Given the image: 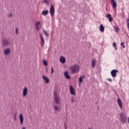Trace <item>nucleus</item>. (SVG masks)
<instances>
[{
	"label": "nucleus",
	"mask_w": 129,
	"mask_h": 129,
	"mask_svg": "<svg viewBox=\"0 0 129 129\" xmlns=\"http://www.w3.org/2000/svg\"><path fill=\"white\" fill-rule=\"evenodd\" d=\"M19 120L20 121L21 124H23L24 123V116H23V114H20L19 115Z\"/></svg>",
	"instance_id": "obj_14"
},
{
	"label": "nucleus",
	"mask_w": 129,
	"mask_h": 129,
	"mask_svg": "<svg viewBox=\"0 0 129 129\" xmlns=\"http://www.w3.org/2000/svg\"><path fill=\"white\" fill-rule=\"evenodd\" d=\"M7 17H8V18H12L13 17V14L10 13L9 14H8Z\"/></svg>",
	"instance_id": "obj_28"
},
{
	"label": "nucleus",
	"mask_w": 129,
	"mask_h": 129,
	"mask_svg": "<svg viewBox=\"0 0 129 129\" xmlns=\"http://www.w3.org/2000/svg\"><path fill=\"white\" fill-rule=\"evenodd\" d=\"M113 46L114 47H116V43L114 42V43H113Z\"/></svg>",
	"instance_id": "obj_32"
},
{
	"label": "nucleus",
	"mask_w": 129,
	"mask_h": 129,
	"mask_svg": "<svg viewBox=\"0 0 129 129\" xmlns=\"http://www.w3.org/2000/svg\"><path fill=\"white\" fill-rule=\"evenodd\" d=\"M15 33H16V35H19V29H18V28H16Z\"/></svg>",
	"instance_id": "obj_25"
},
{
	"label": "nucleus",
	"mask_w": 129,
	"mask_h": 129,
	"mask_svg": "<svg viewBox=\"0 0 129 129\" xmlns=\"http://www.w3.org/2000/svg\"><path fill=\"white\" fill-rule=\"evenodd\" d=\"M64 75L67 79H71V77L69 75L68 72H65L64 73Z\"/></svg>",
	"instance_id": "obj_17"
},
{
	"label": "nucleus",
	"mask_w": 129,
	"mask_h": 129,
	"mask_svg": "<svg viewBox=\"0 0 129 129\" xmlns=\"http://www.w3.org/2000/svg\"><path fill=\"white\" fill-rule=\"evenodd\" d=\"M110 3H111V5H112V6H113L112 7L113 9L116 8L117 5H116V2H115V1L111 0L110 1Z\"/></svg>",
	"instance_id": "obj_16"
},
{
	"label": "nucleus",
	"mask_w": 129,
	"mask_h": 129,
	"mask_svg": "<svg viewBox=\"0 0 129 129\" xmlns=\"http://www.w3.org/2000/svg\"><path fill=\"white\" fill-rule=\"evenodd\" d=\"M22 94L24 97H26L28 95V88L24 87L22 90Z\"/></svg>",
	"instance_id": "obj_8"
},
{
	"label": "nucleus",
	"mask_w": 129,
	"mask_h": 129,
	"mask_svg": "<svg viewBox=\"0 0 129 129\" xmlns=\"http://www.w3.org/2000/svg\"><path fill=\"white\" fill-rule=\"evenodd\" d=\"M17 114H18V113H15L14 116H17Z\"/></svg>",
	"instance_id": "obj_35"
},
{
	"label": "nucleus",
	"mask_w": 129,
	"mask_h": 129,
	"mask_svg": "<svg viewBox=\"0 0 129 129\" xmlns=\"http://www.w3.org/2000/svg\"><path fill=\"white\" fill-rule=\"evenodd\" d=\"M104 27L103 26V25L101 24L100 26V31H101V32H102V33H103L104 32Z\"/></svg>",
	"instance_id": "obj_22"
},
{
	"label": "nucleus",
	"mask_w": 129,
	"mask_h": 129,
	"mask_svg": "<svg viewBox=\"0 0 129 129\" xmlns=\"http://www.w3.org/2000/svg\"><path fill=\"white\" fill-rule=\"evenodd\" d=\"M96 63V60L95 59H93L92 61V67L94 68L95 67V63Z\"/></svg>",
	"instance_id": "obj_20"
},
{
	"label": "nucleus",
	"mask_w": 129,
	"mask_h": 129,
	"mask_svg": "<svg viewBox=\"0 0 129 129\" xmlns=\"http://www.w3.org/2000/svg\"><path fill=\"white\" fill-rule=\"evenodd\" d=\"M126 115L123 114V113H121L120 114V120L121 123H125V122H126Z\"/></svg>",
	"instance_id": "obj_3"
},
{
	"label": "nucleus",
	"mask_w": 129,
	"mask_h": 129,
	"mask_svg": "<svg viewBox=\"0 0 129 129\" xmlns=\"http://www.w3.org/2000/svg\"><path fill=\"white\" fill-rule=\"evenodd\" d=\"M70 93L72 95H75V90H74V88H73V86H70Z\"/></svg>",
	"instance_id": "obj_10"
},
{
	"label": "nucleus",
	"mask_w": 129,
	"mask_h": 129,
	"mask_svg": "<svg viewBox=\"0 0 129 129\" xmlns=\"http://www.w3.org/2000/svg\"><path fill=\"white\" fill-rule=\"evenodd\" d=\"M108 81H110V82H112V80H111V79H108Z\"/></svg>",
	"instance_id": "obj_34"
},
{
	"label": "nucleus",
	"mask_w": 129,
	"mask_h": 129,
	"mask_svg": "<svg viewBox=\"0 0 129 129\" xmlns=\"http://www.w3.org/2000/svg\"><path fill=\"white\" fill-rule=\"evenodd\" d=\"M127 121H128V123L129 124V117L127 118Z\"/></svg>",
	"instance_id": "obj_37"
},
{
	"label": "nucleus",
	"mask_w": 129,
	"mask_h": 129,
	"mask_svg": "<svg viewBox=\"0 0 129 129\" xmlns=\"http://www.w3.org/2000/svg\"><path fill=\"white\" fill-rule=\"evenodd\" d=\"M65 129H67V127H66V125H64Z\"/></svg>",
	"instance_id": "obj_39"
},
{
	"label": "nucleus",
	"mask_w": 129,
	"mask_h": 129,
	"mask_svg": "<svg viewBox=\"0 0 129 129\" xmlns=\"http://www.w3.org/2000/svg\"><path fill=\"white\" fill-rule=\"evenodd\" d=\"M53 98L56 104H60L61 102V99H60V96L58 95V94L56 92H54Z\"/></svg>",
	"instance_id": "obj_2"
},
{
	"label": "nucleus",
	"mask_w": 129,
	"mask_h": 129,
	"mask_svg": "<svg viewBox=\"0 0 129 129\" xmlns=\"http://www.w3.org/2000/svg\"><path fill=\"white\" fill-rule=\"evenodd\" d=\"M89 129H91V128H89Z\"/></svg>",
	"instance_id": "obj_41"
},
{
	"label": "nucleus",
	"mask_w": 129,
	"mask_h": 129,
	"mask_svg": "<svg viewBox=\"0 0 129 129\" xmlns=\"http://www.w3.org/2000/svg\"><path fill=\"white\" fill-rule=\"evenodd\" d=\"M69 70L72 72V74L74 73H79L80 70V67L77 64H74L70 67Z\"/></svg>",
	"instance_id": "obj_1"
},
{
	"label": "nucleus",
	"mask_w": 129,
	"mask_h": 129,
	"mask_svg": "<svg viewBox=\"0 0 129 129\" xmlns=\"http://www.w3.org/2000/svg\"><path fill=\"white\" fill-rule=\"evenodd\" d=\"M59 61L62 64H65V63H66V58L63 56H60L59 57Z\"/></svg>",
	"instance_id": "obj_9"
},
{
	"label": "nucleus",
	"mask_w": 129,
	"mask_h": 129,
	"mask_svg": "<svg viewBox=\"0 0 129 129\" xmlns=\"http://www.w3.org/2000/svg\"><path fill=\"white\" fill-rule=\"evenodd\" d=\"M14 119H15V120H17V116H14Z\"/></svg>",
	"instance_id": "obj_36"
},
{
	"label": "nucleus",
	"mask_w": 129,
	"mask_h": 129,
	"mask_svg": "<svg viewBox=\"0 0 129 129\" xmlns=\"http://www.w3.org/2000/svg\"><path fill=\"white\" fill-rule=\"evenodd\" d=\"M118 72V71L116 70H113L111 72V75L113 77L115 78L116 77V73Z\"/></svg>",
	"instance_id": "obj_11"
},
{
	"label": "nucleus",
	"mask_w": 129,
	"mask_h": 129,
	"mask_svg": "<svg viewBox=\"0 0 129 129\" xmlns=\"http://www.w3.org/2000/svg\"><path fill=\"white\" fill-rule=\"evenodd\" d=\"M117 102L120 108L122 109V102H121V100H120L119 98H118L117 99Z\"/></svg>",
	"instance_id": "obj_13"
},
{
	"label": "nucleus",
	"mask_w": 129,
	"mask_h": 129,
	"mask_svg": "<svg viewBox=\"0 0 129 129\" xmlns=\"http://www.w3.org/2000/svg\"><path fill=\"white\" fill-rule=\"evenodd\" d=\"M43 63L44 66H48V62L46 60H43Z\"/></svg>",
	"instance_id": "obj_24"
},
{
	"label": "nucleus",
	"mask_w": 129,
	"mask_h": 129,
	"mask_svg": "<svg viewBox=\"0 0 129 129\" xmlns=\"http://www.w3.org/2000/svg\"><path fill=\"white\" fill-rule=\"evenodd\" d=\"M35 27L37 32H39L40 29L42 28V24L41 21H37L35 23Z\"/></svg>",
	"instance_id": "obj_5"
},
{
	"label": "nucleus",
	"mask_w": 129,
	"mask_h": 129,
	"mask_svg": "<svg viewBox=\"0 0 129 129\" xmlns=\"http://www.w3.org/2000/svg\"><path fill=\"white\" fill-rule=\"evenodd\" d=\"M40 45L42 48H43L44 47V45H45V40L44 39L43 34L42 33L40 34Z\"/></svg>",
	"instance_id": "obj_7"
},
{
	"label": "nucleus",
	"mask_w": 129,
	"mask_h": 129,
	"mask_svg": "<svg viewBox=\"0 0 129 129\" xmlns=\"http://www.w3.org/2000/svg\"><path fill=\"white\" fill-rule=\"evenodd\" d=\"M43 32L46 35V36H47V37L49 36V34H48V33L46 31V30L44 29H43Z\"/></svg>",
	"instance_id": "obj_26"
},
{
	"label": "nucleus",
	"mask_w": 129,
	"mask_h": 129,
	"mask_svg": "<svg viewBox=\"0 0 129 129\" xmlns=\"http://www.w3.org/2000/svg\"><path fill=\"white\" fill-rule=\"evenodd\" d=\"M50 16H51V17H54V14H55V8H54V5H53V4H51L50 5Z\"/></svg>",
	"instance_id": "obj_6"
},
{
	"label": "nucleus",
	"mask_w": 129,
	"mask_h": 129,
	"mask_svg": "<svg viewBox=\"0 0 129 129\" xmlns=\"http://www.w3.org/2000/svg\"><path fill=\"white\" fill-rule=\"evenodd\" d=\"M11 42L7 38H3L2 40V46L3 47H7V46H10Z\"/></svg>",
	"instance_id": "obj_4"
},
{
	"label": "nucleus",
	"mask_w": 129,
	"mask_h": 129,
	"mask_svg": "<svg viewBox=\"0 0 129 129\" xmlns=\"http://www.w3.org/2000/svg\"><path fill=\"white\" fill-rule=\"evenodd\" d=\"M43 3L44 4H46L47 5L49 4V2L47 0H44Z\"/></svg>",
	"instance_id": "obj_30"
},
{
	"label": "nucleus",
	"mask_w": 129,
	"mask_h": 129,
	"mask_svg": "<svg viewBox=\"0 0 129 129\" xmlns=\"http://www.w3.org/2000/svg\"><path fill=\"white\" fill-rule=\"evenodd\" d=\"M54 110L56 111H59V110H60V108H59V107H58V106L55 105H54Z\"/></svg>",
	"instance_id": "obj_23"
},
{
	"label": "nucleus",
	"mask_w": 129,
	"mask_h": 129,
	"mask_svg": "<svg viewBox=\"0 0 129 129\" xmlns=\"http://www.w3.org/2000/svg\"><path fill=\"white\" fill-rule=\"evenodd\" d=\"M106 18H108L109 22H112V17H111V14L107 15Z\"/></svg>",
	"instance_id": "obj_18"
},
{
	"label": "nucleus",
	"mask_w": 129,
	"mask_h": 129,
	"mask_svg": "<svg viewBox=\"0 0 129 129\" xmlns=\"http://www.w3.org/2000/svg\"><path fill=\"white\" fill-rule=\"evenodd\" d=\"M46 72H48V68H46Z\"/></svg>",
	"instance_id": "obj_38"
},
{
	"label": "nucleus",
	"mask_w": 129,
	"mask_h": 129,
	"mask_svg": "<svg viewBox=\"0 0 129 129\" xmlns=\"http://www.w3.org/2000/svg\"><path fill=\"white\" fill-rule=\"evenodd\" d=\"M48 14H49V11H48V10H44L42 12V15L43 16H47V15H48Z\"/></svg>",
	"instance_id": "obj_19"
},
{
	"label": "nucleus",
	"mask_w": 129,
	"mask_h": 129,
	"mask_svg": "<svg viewBox=\"0 0 129 129\" xmlns=\"http://www.w3.org/2000/svg\"><path fill=\"white\" fill-rule=\"evenodd\" d=\"M54 73V69H53V67H51V74H53Z\"/></svg>",
	"instance_id": "obj_33"
},
{
	"label": "nucleus",
	"mask_w": 129,
	"mask_h": 129,
	"mask_svg": "<svg viewBox=\"0 0 129 129\" xmlns=\"http://www.w3.org/2000/svg\"><path fill=\"white\" fill-rule=\"evenodd\" d=\"M114 30H115L117 32H118V31L119 30V29H118V27H114Z\"/></svg>",
	"instance_id": "obj_29"
},
{
	"label": "nucleus",
	"mask_w": 129,
	"mask_h": 129,
	"mask_svg": "<svg viewBox=\"0 0 129 129\" xmlns=\"http://www.w3.org/2000/svg\"><path fill=\"white\" fill-rule=\"evenodd\" d=\"M120 46L122 47L123 48H125V46H124V43L123 42L121 43Z\"/></svg>",
	"instance_id": "obj_27"
},
{
	"label": "nucleus",
	"mask_w": 129,
	"mask_h": 129,
	"mask_svg": "<svg viewBox=\"0 0 129 129\" xmlns=\"http://www.w3.org/2000/svg\"><path fill=\"white\" fill-rule=\"evenodd\" d=\"M4 54L5 55H10L11 54V49L7 48L4 50Z\"/></svg>",
	"instance_id": "obj_12"
},
{
	"label": "nucleus",
	"mask_w": 129,
	"mask_h": 129,
	"mask_svg": "<svg viewBox=\"0 0 129 129\" xmlns=\"http://www.w3.org/2000/svg\"><path fill=\"white\" fill-rule=\"evenodd\" d=\"M42 79L43 80H44V81H45V83L47 84L49 83V82H50V80L49 79V78H48V77H47L45 75L42 76Z\"/></svg>",
	"instance_id": "obj_15"
},
{
	"label": "nucleus",
	"mask_w": 129,
	"mask_h": 129,
	"mask_svg": "<svg viewBox=\"0 0 129 129\" xmlns=\"http://www.w3.org/2000/svg\"><path fill=\"white\" fill-rule=\"evenodd\" d=\"M115 50H117V47L115 48Z\"/></svg>",
	"instance_id": "obj_40"
},
{
	"label": "nucleus",
	"mask_w": 129,
	"mask_h": 129,
	"mask_svg": "<svg viewBox=\"0 0 129 129\" xmlns=\"http://www.w3.org/2000/svg\"><path fill=\"white\" fill-rule=\"evenodd\" d=\"M71 102H73V103H74V97H71Z\"/></svg>",
	"instance_id": "obj_31"
},
{
	"label": "nucleus",
	"mask_w": 129,
	"mask_h": 129,
	"mask_svg": "<svg viewBox=\"0 0 129 129\" xmlns=\"http://www.w3.org/2000/svg\"><path fill=\"white\" fill-rule=\"evenodd\" d=\"M84 77H85V76L80 77L79 79V83H82V82H83V78H84Z\"/></svg>",
	"instance_id": "obj_21"
}]
</instances>
